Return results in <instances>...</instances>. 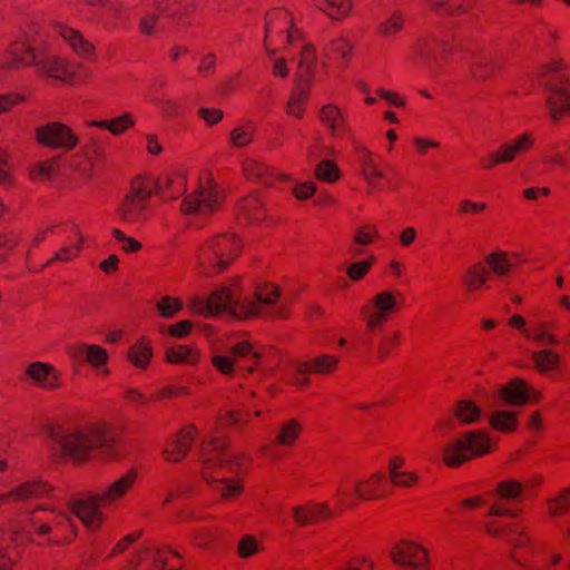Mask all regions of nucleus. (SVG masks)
I'll return each instance as SVG.
<instances>
[{
    "label": "nucleus",
    "mask_w": 570,
    "mask_h": 570,
    "mask_svg": "<svg viewBox=\"0 0 570 570\" xmlns=\"http://www.w3.org/2000/svg\"><path fill=\"white\" fill-rule=\"evenodd\" d=\"M55 489L47 482L38 479L27 480L4 494H0V508H4L8 514V538L4 539L0 531V570H8L12 564V556L7 554L6 549L9 542L20 539H29L35 529L39 535H48L52 527L48 522H41L35 513L38 511H51L56 509L49 504L39 503L42 498H53Z\"/></svg>",
    "instance_id": "nucleus-1"
},
{
    "label": "nucleus",
    "mask_w": 570,
    "mask_h": 570,
    "mask_svg": "<svg viewBox=\"0 0 570 570\" xmlns=\"http://www.w3.org/2000/svg\"><path fill=\"white\" fill-rule=\"evenodd\" d=\"M281 292L274 285L258 286L255 292L257 302L249 297L240 296L230 292L227 287H220L212 293L208 298L193 296L190 307L194 313L200 315H226L237 320H246L255 315L267 318H281L286 314V304L281 303L273 309L263 308L262 305L271 306L277 302Z\"/></svg>",
    "instance_id": "nucleus-2"
},
{
    "label": "nucleus",
    "mask_w": 570,
    "mask_h": 570,
    "mask_svg": "<svg viewBox=\"0 0 570 570\" xmlns=\"http://www.w3.org/2000/svg\"><path fill=\"white\" fill-rule=\"evenodd\" d=\"M48 435L57 456L75 462L92 458L111 459L117 455L114 434L102 424L85 426H50Z\"/></svg>",
    "instance_id": "nucleus-3"
},
{
    "label": "nucleus",
    "mask_w": 570,
    "mask_h": 570,
    "mask_svg": "<svg viewBox=\"0 0 570 570\" xmlns=\"http://www.w3.org/2000/svg\"><path fill=\"white\" fill-rule=\"evenodd\" d=\"M454 50L463 52L461 59L466 62L470 75L475 80H485L493 75L495 68H500L499 62L492 57L464 47L455 38L452 41L435 37L420 39L412 48V59L432 70L442 67L446 57Z\"/></svg>",
    "instance_id": "nucleus-4"
},
{
    "label": "nucleus",
    "mask_w": 570,
    "mask_h": 570,
    "mask_svg": "<svg viewBox=\"0 0 570 570\" xmlns=\"http://www.w3.org/2000/svg\"><path fill=\"white\" fill-rule=\"evenodd\" d=\"M200 458L204 466V479L223 498H229L240 491L238 483L229 481L223 474V470L227 468L233 470L234 468V456L225 451L224 441L215 436H208L202 443Z\"/></svg>",
    "instance_id": "nucleus-5"
},
{
    "label": "nucleus",
    "mask_w": 570,
    "mask_h": 570,
    "mask_svg": "<svg viewBox=\"0 0 570 570\" xmlns=\"http://www.w3.org/2000/svg\"><path fill=\"white\" fill-rule=\"evenodd\" d=\"M135 480L136 473L128 471L114 480L100 493L86 500L71 501L69 509L87 528L96 530L102 521L99 504H108L120 500L132 487Z\"/></svg>",
    "instance_id": "nucleus-6"
},
{
    "label": "nucleus",
    "mask_w": 570,
    "mask_h": 570,
    "mask_svg": "<svg viewBox=\"0 0 570 570\" xmlns=\"http://www.w3.org/2000/svg\"><path fill=\"white\" fill-rule=\"evenodd\" d=\"M546 92L550 117L558 121L570 110V80L560 61H553L541 68L537 75Z\"/></svg>",
    "instance_id": "nucleus-7"
},
{
    "label": "nucleus",
    "mask_w": 570,
    "mask_h": 570,
    "mask_svg": "<svg viewBox=\"0 0 570 570\" xmlns=\"http://www.w3.org/2000/svg\"><path fill=\"white\" fill-rule=\"evenodd\" d=\"M242 248L234 234H219L202 245L197 253L199 269L204 275L224 271Z\"/></svg>",
    "instance_id": "nucleus-8"
},
{
    "label": "nucleus",
    "mask_w": 570,
    "mask_h": 570,
    "mask_svg": "<svg viewBox=\"0 0 570 570\" xmlns=\"http://www.w3.org/2000/svg\"><path fill=\"white\" fill-rule=\"evenodd\" d=\"M489 449L487 434L471 431L444 445L443 461L450 468H458L474 456L483 455Z\"/></svg>",
    "instance_id": "nucleus-9"
},
{
    "label": "nucleus",
    "mask_w": 570,
    "mask_h": 570,
    "mask_svg": "<svg viewBox=\"0 0 570 570\" xmlns=\"http://www.w3.org/2000/svg\"><path fill=\"white\" fill-rule=\"evenodd\" d=\"M223 195L219 188L208 181L200 184L197 190L187 195L181 203V212L186 215L207 216L220 205Z\"/></svg>",
    "instance_id": "nucleus-10"
},
{
    "label": "nucleus",
    "mask_w": 570,
    "mask_h": 570,
    "mask_svg": "<svg viewBox=\"0 0 570 570\" xmlns=\"http://www.w3.org/2000/svg\"><path fill=\"white\" fill-rule=\"evenodd\" d=\"M37 141L46 147L53 149H63L66 151L73 149L78 144V136L62 122H49L36 128Z\"/></svg>",
    "instance_id": "nucleus-11"
},
{
    "label": "nucleus",
    "mask_w": 570,
    "mask_h": 570,
    "mask_svg": "<svg viewBox=\"0 0 570 570\" xmlns=\"http://www.w3.org/2000/svg\"><path fill=\"white\" fill-rule=\"evenodd\" d=\"M338 362L340 358L337 356L321 354L306 362L298 363L295 367L293 382L299 386L305 385L308 383L307 373L330 374L336 368Z\"/></svg>",
    "instance_id": "nucleus-12"
},
{
    "label": "nucleus",
    "mask_w": 570,
    "mask_h": 570,
    "mask_svg": "<svg viewBox=\"0 0 570 570\" xmlns=\"http://www.w3.org/2000/svg\"><path fill=\"white\" fill-rule=\"evenodd\" d=\"M317 61L316 50L313 45H304L299 55L297 71L294 77L295 85H301V97L306 94V88H311Z\"/></svg>",
    "instance_id": "nucleus-13"
},
{
    "label": "nucleus",
    "mask_w": 570,
    "mask_h": 570,
    "mask_svg": "<svg viewBox=\"0 0 570 570\" xmlns=\"http://www.w3.org/2000/svg\"><path fill=\"white\" fill-rule=\"evenodd\" d=\"M426 551L410 541H402L391 551L392 560L401 566H407L412 569H421L426 560Z\"/></svg>",
    "instance_id": "nucleus-14"
},
{
    "label": "nucleus",
    "mask_w": 570,
    "mask_h": 570,
    "mask_svg": "<svg viewBox=\"0 0 570 570\" xmlns=\"http://www.w3.org/2000/svg\"><path fill=\"white\" fill-rule=\"evenodd\" d=\"M151 196V191L141 185H134L132 190L125 197L120 208L121 217L129 223L140 219L146 207V202Z\"/></svg>",
    "instance_id": "nucleus-15"
},
{
    "label": "nucleus",
    "mask_w": 570,
    "mask_h": 570,
    "mask_svg": "<svg viewBox=\"0 0 570 570\" xmlns=\"http://www.w3.org/2000/svg\"><path fill=\"white\" fill-rule=\"evenodd\" d=\"M157 11L158 12H146L141 17L139 28L142 33L151 35L154 31L161 29L160 24H158V13L178 21L179 17L185 13L186 8L180 3H171L169 6L158 3Z\"/></svg>",
    "instance_id": "nucleus-16"
},
{
    "label": "nucleus",
    "mask_w": 570,
    "mask_h": 570,
    "mask_svg": "<svg viewBox=\"0 0 570 570\" xmlns=\"http://www.w3.org/2000/svg\"><path fill=\"white\" fill-rule=\"evenodd\" d=\"M501 396L510 405H522L530 400H538L537 391L530 389L524 381L520 379L511 380L507 386L501 390Z\"/></svg>",
    "instance_id": "nucleus-17"
},
{
    "label": "nucleus",
    "mask_w": 570,
    "mask_h": 570,
    "mask_svg": "<svg viewBox=\"0 0 570 570\" xmlns=\"http://www.w3.org/2000/svg\"><path fill=\"white\" fill-rule=\"evenodd\" d=\"M197 431L195 426H189L183 430L176 439L165 449L164 454L166 460L171 462L180 461L191 446Z\"/></svg>",
    "instance_id": "nucleus-18"
},
{
    "label": "nucleus",
    "mask_w": 570,
    "mask_h": 570,
    "mask_svg": "<svg viewBox=\"0 0 570 570\" xmlns=\"http://www.w3.org/2000/svg\"><path fill=\"white\" fill-rule=\"evenodd\" d=\"M331 515L332 513L325 503L293 508V518L295 522L301 527L307 525L321 518H330Z\"/></svg>",
    "instance_id": "nucleus-19"
},
{
    "label": "nucleus",
    "mask_w": 570,
    "mask_h": 570,
    "mask_svg": "<svg viewBox=\"0 0 570 570\" xmlns=\"http://www.w3.org/2000/svg\"><path fill=\"white\" fill-rule=\"evenodd\" d=\"M245 173L248 178L257 179L264 185H271L275 179L287 178L286 175L278 173L268 165L258 160H249L246 163Z\"/></svg>",
    "instance_id": "nucleus-20"
},
{
    "label": "nucleus",
    "mask_w": 570,
    "mask_h": 570,
    "mask_svg": "<svg viewBox=\"0 0 570 570\" xmlns=\"http://www.w3.org/2000/svg\"><path fill=\"white\" fill-rule=\"evenodd\" d=\"M58 32L79 57L88 58L94 52V46L85 40L77 30L67 26H59Z\"/></svg>",
    "instance_id": "nucleus-21"
},
{
    "label": "nucleus",
    "mask_w": 570,
    "mask_h": 570,
    "mask_svg": "<svg viewBox=\"0 0 570 570\" xmlns=\"http://www.w3.org/2000/svg\"><path fill=\"white\" fill-rule=\"evenodd\" d=\"M320 119L331 130L333 136L338 137L347 131L341 110L333 105H326L321 109Z\"/></svg>",
    "instance_id": "nucleus-22"
},
{
    "label": "nucleus",
    "mask_w": 570,
    "mask_h": 570,
    "mask_svg": "<svg viewBox=\"0 0 570 570\" xmlns=\"http://www.w3.org/2000/svg\"><path fill=\"white\" fill-rule=\"evenodd\" d=\"M357 151L360 154L362 174L365 180L374 187H381L379 179L384 177V173L374 161L372 154L363 147H357Z\"/></svg>",
    "instance_id": "nucleus-23"
},
{
    "label": "nucleus",
    "mask_w": 570,
    "mask_h": 570,
    "mask_svg": "<svg viewBox=\"0 0 570 570\" xmlns=\"http://www.w3.org/2000/svg\"><path fill=\"white\" fill-rule=\"evenodd\" d=\"M29 376L46 389L58 386L55 370L45 363L35 362L28 367Z\"/></svg>",
    "instance_id": "nucleus-24"
},
{
    "label": "nucleus",
    "mask_w": 570,
    "mask_h": 570,
    "mask_svg": "<svg viewBox=\"0 0 570 570\" xmlns=\"http://www.w3.org/2000/svg\"><path fill=\"white\" fill-rule=\"evenodd\" d=\"M185 184L184 175H178L175 180L164 177L157 181V191L164 199H174L185 191Z\"/></svg>",
    "instance_id": "nucleus-25"
},
{
    "label": "nucleus",
    "mask_w": 570,
    "mask_h": 570,
    "mask_svg": "<svg viewBox=\"0 0 570 570\" xmlns=\"http://www.w3.org/2000/svg\"><path fill=\"white\" fill-rule=\"evenodd\" d=\"M487 532L493 537H505L510 544L521 547L529 538L517 525H509L508 528H499L494 524L487 525Z\"/></svg>",
    "instance_id": "nucleus-26"
},
{
    "label": "nucleus",
    "mask_w": 570,
    "mask_h": 570,
    "mask_svg": "<svg viewBox=\"0 0 570 570\" xmlns=\"http://www.w3.org/2000/svg\"><path fill=\"white\" fill-rule=\"evenodd\" d=\"M317 7L332 19H342L351 10L350 0H314Z\"/></svg>",
    "instance_id": "nucleus-27"
},
{
    "label": "nucleus",
    "mask_w": 570,
    "mask_h": 570,
    "mask_svg": "<svg viewBox=\"0 0 570 570\" xmlns=\"http://www.w3.org/2000/svg\"><path fill=\"white\" fill-rule=\"evenodd\" d=\"M89 126H96L98 128L107 129L112 135H120L122 134L127 128L131 127L134 125V120L131 119L130 115L125 114L122 116H119L111 121L107 120H94L88 122Z\"/></svg>",
    "instance_id": "nucleus-28"
},
{
    "label": "nucleus",
    "mask_w": 570,
    "mask_h": 570,
    "mask_svg": "<svg viewBox=\"0 0 570 570\" xmlns=\"http://www.w3.org/2000/svg\"><path fill=\"white\" fill-rule=\"evenodd\" d=\"M255 132V127L250 122L237 126L229 134V141L236 148L248 146Z\"/></svg>",
    "instance_id": "nucleus-29"
},
{
    "label": "nucleus",
    "mask_w": 570,
    "mask_h": 570,
    "mask_svg": "<svg viewBox=\"0 0 570 570\" xmlns=\"http://www.w3.org/2000/svg\"><path fill=\"white\" fill-rule=\"evenodd\" d=\"M454 414L462 423L472 424L480 417L481 410L472 401L461 400L456 403Z\"/></svg>",
    "instance_id": "nucleus-30"
},
{
    "label": "nucleus",
    "mask_w": 570,
    "mask_h": 570,
    "mask_svg": "<svg viewBox=\"0 0 570 570\" xmlns=\"http://www.w3.org/2000/svg\"><path fill=\"white\" fill-rule=\"evenodd\" d=\"M431 10L438 14L455 16L464 11L465 0H426Z\"/></svg>",
    "instance_id": "nucleus-31"
},
{
    "label": "nucleus",
    "mask_w": 570,
    "mask_h": 570,
    "mask_svg": "<svg viewBox=\"0 0 570 570\" xmlns=\"http://www.w3.org/2000/svg\"><path fill=\"white\" fill-rule=\"evenodd\" d=\"M490 423L493 429L501 432H509L517 428V416L509 411H498L490 416Z\"/></svg>",
    "instance_id": "nucleus-32"
},
{
    "label": "nucleus",
    "mask_w": 570,
    "mask_h": 570,
    "mask_svg": "<svg viewBox=\"0 0 570 570\" xmlns=\"http://www.w3.org/2000/svg\"><path fill=\"white\" fill-rule=\"evenodd\" d=\"M489 276V271L481 264L476 263L466 272L465 285L470 291L482 287Z\"/></svg>",
    "instance_id": "nucleus-33"
},
{
    "label": "nucleus",
    "mask_w": 570,
    "mask_h": 570,
    "mask_svg": "<svg viewBox=\"0 0 570 570\" xmlns=\"http://www.w3.org/2000/svg\"><path fill=\"white\" fill-rule=\"evenodd\" d=\"M237 212L243 215L246 219L258 220L262 218V208L259 199L255 196L243 198L237 205Z\"/></svg>",
    "instance_id": "nucleus-34"
},
{
    "label": "nucleus",
    "mask_w": 570,
    "mask_h": 570,
    "mask_svg": "<svg viewBox=\"0 0 570 570\" xmlns=\"http://www.w3.org/2000/svg\"><path fill=\"white\" fill-rule=\"evenodd\" d=\"M485 262L491 267V271L498 276L507 275L512 266L507 253L503 252H494L490 254L485 258Z\"/></svg>",
    "instance_id": "nucleus-35"
},
{
    "label": "nucleus",
    "mask_w": 570,
    "mask_h": 570,
    "mask_svg": "<svg viewBox=\"0 0 570 570\" xmlns=\"http://www.w3.org/2000/svg\"><path fill=\"white\" fill-rule=\"evenodd\" d=\"M301 430L298 422L291 420L281 428L276 442L284 446H291L297 440Z\"/></svg>",
    "instance_id": "nucleus-36"
},
{
    "label": "nucleus",
    "mask_w": 570,
    "mask_h": 570,
    "mask_svg": "<svg viewBox=\"0 0 570 570\" xmlns=\"http://www.w3.org/2000/svg\"><path fill=\"white\" fill-rule=\"evenodd\" d=\"M532 358L539 371L546 372L558 366L560 357L550 350H541L532 354Z\"/></svg>",
    "instance_id": "nucleus-37"
},
{
    "label": "nucleus",
    "mask_w": 570,
    "mask_h": 570,
    "mask_svg": "<svg viewBox=\"0 0 570 570\" xmlns=\"http://www.w3.org/2000/svg\"><path fill=\"white\" fill-rule=\"evenodd\" d=\"M309 89L311 88H306V94L304 95V97H301L299 92L302 90V86L295 85V89H294L293 94L291 95L289 100L286 106L287 114L293 115L297 118H301L303 116V114H304L303 105L308 99Z\"/></svg>",
    "instance_id": "nucleus-38"
},
{
    "label": "nucleus",
    "mask_w": 570,
    "mask_h": 570,
    "mask_svg": "<svg viewBox=\"0 0 570 570\" xmlns=\"http://www.w3.org/2000/svg\"><path fill=\"white\" fill-rule=\"evenodd\" d=\"M374 312L382 313V316L387 317V314L392 312L396 306V299L391 292H381L375 295L372 299Z\"/></svg>",
    "instance_id": "nucleus-39"
},
{
    "label": "nucleus",
    "mask_w": 570,
    "mask_h": 570,
    "mask_svg": "<svg viewBox=\"0 0 570 570\" xmlns=\"http://www.w3.org/2000/svg\"><path fill=\"white\" fill-rule=\"evenodd\" d=\"M145 551L154 553V564L159 570H179L180 569V566H178L176 568H171L168 566V561L164 554V551H167L168 553L173 554L174 557H176L178 559L181 558V554L177 550H174L171 547L164 546V548H155V549L145 548Z\"/></svg>",
    "instance_id": "nucleus-40"
},
{
    "label": "nucleus",
    "mask_w": 570,
    "mask_h": 570,
    "mask_svg": "<svg viewBox=\"0 0 570 570\" xmlns=\"http://www.w3.org/2000/svg\"><path fill=\"white\" fill-rule=\"evenodd\" d=\"M130 361L138 367H146L149 363L153 352L144 342L135 344L128 352Z\"/></svg>",
    "instance_id": "nucleus-41"
},
{
    "label": "nucleus",
    "mask_w": 570,
    "mask_h": 570,
    "mask_svg": "<svg viewBox=\"0 0 570 570\" xmlns=\"http://www.w3.org/2000/svg\"><path fill=\"white\" fill-rule=\"evenodd\" d=\"M167 361L170 363H186L193 364L196 362L197 356L187 346L179 345L167 350Z\"/></svg>",
    "instance_id": "nucleus-42"
},
{
    "label": "nucleus",
    "mask_w": 570,
    "mask_h": 570,
    "mask_svg": "<svg viewBox=\"0 0 570 570\" xmlns=\"http://www.w3.org/2000/svg\"><path fill=\"white\" fill-rule=\"evenodd\" d=\"M315 176L323 181L334 183L340 177V169L337 166L328 160H322L315 168Z\"/></svg>",
    "instance_id": "nucleus-43"
},
{
    "label": "nucleus",
    "mask_w": 570,
    "mask_h": 570,
    "mask_svg": "<svg viewBox=\"0 0 570 570\" xmlns=\"http://www.w3.org/2000/svg\"><path fill=\"white\" fill-rule=\"evenodd\" d=\"M523 490L521 483L514 480L502 481L497 487V493L503 500L517 499Z\"/></svg>",
    "instance_id": "nucleus-44"
},
{
    "label": "nucleus",
    "mask_w": 570,
    "mask_h": 570,
    "mask_svg": "<svg viewBox=\"0 0 570 570\" xmlns=\"http://www.w3.org/2000/svg\"><path fill=\"white\" fill-rule=\"evenodd\" d=\"M55 175V159L45 163H38L31 170V176L35 179L51 180Z\"/></svg>",
    "instance_id": "nucleus-45"
},
{
    "label": "nucleus",
    "mask_w": 570,
    "mask_h": 570,
    "mask_svg": "<svg viewBox=\"0 0 570 570\" xmlns=\"http://www.w3.org/2000/svg\"><path fill=\"white\" fill-rule=\"evenodd\" d=\"M523 334L541 345H554L557 343L556 337L549 334L542 326H537L533 331L523 330Z\"/></svg>",
    "instance_id": "nucleus-46"
},
{
    "label": "nucleus",
    "mask_w": 570,
    "mask_h": 570,
    "mask_svg": "<svg viewBox=\"0 0 570 570\" xmlns=\"http://www.w3.org/2000/svg\"><path fill=\"white\" fill-rule=\"evenodd\" d=\"M157 308L163 316L171 317L181 308V302L179 299L165 296L159 301Z\"/></svg>",
    "instance_id": "nucleus-47"
},
{
    "label": "nucleus",
    "mask_w": 570,
    "mask_h": 570,
    "mask_svg": "<svg viewBox=\"0 0 570 570\" xmlns=\"http://www.w3.org/2000/svg\"><path fill=\"white\" fill-rule=\"evenodd\" d=\"M569 494V491H563L560 497L549 501V512L551 515H559L570 509Z\"/></svg>",
    "instance_id": "nucleus-48"
},
{
    "label": "nucleus",
    "mask_w": 570,
    "mask_h": 570,
    "mask_svg": "<svg viewBox=\"0 0 570 570\" xmlns=\"http://www.w3.org/2000/svg\"><path fill=\"white\" fill-rule=\"evenodd\" d=\"M403 26V19L400 13L394 12L391 17H389L386 20H384L381 26L380 30L384 36H391L393 33H396L399 30L402 29Z\"/></svg>",
    "instance_id": "nucleus-49"
},
{
    "label": "nucleus",
    "mask_w": 570,
    "mask_h": 570,
    "mask_svg": "<svg viewBox=\"0 0 570 570\" xmlns=\"http://www.w3.org/2000/svg\"><path fill=\"white\" fill-rule=\"evenodd\" d=\"M507 144L510 146L511 150L517 156L519 153L527 151L530 147H532L534 140L529 132H524L519 137L514 138L511 142Z\"/></svg>",
    "instance_id": "nucleus-50"
},
{
    "label": "nucleus",
    "mask_w": 570,
    "mask_h": 570,
    "mask_svg": "<svg viewBox=\"0 0 570 570\" xmlns=\"http://www.w3.org/2000/svg\"><path fill=\"white\" fill-rule=\"evenodd\" d=\"M230 353L236 357L250 356L255 363L261 358V354L253 351V346L247 341H242L230 348Z\"/></svg>",
    "instance_id": "nucleus-51"
},
{
    "label": "nucleus",
    "mask_w": 570,
    "mask_h": 570,
    "mask_svg": "<svg viewBox=\"0 0 570 570\" xmlns=\"http://www.w3.org/2000/svg\"><path fill=\"white\" fill-rule=\"evenodd\" d=\"M258 551V542L252 535H245L238 543V554L242 558H248Z\"/></svg>",
    "instance_id": "nucleus-52"
},
{
    "label": "nucleus",
    "mask_w": 570,
    "mask_h": 570,
    "mask_svg": "<svg viewBox=\"0 0 570 570\" xmlns=\"http://www.w3.org/2000/svg\"><path fill=\"white\" fill-rule=\"evenodd\" d=\"M69 166L75 173L87 177L91 168V163L86 155H75L71 157Z\"/></svg>",
    "instance_id": "nucleus-53"
},
{
    "label": "nucleus",
    "mask_w": 570,
    "mask_h": 570,
    "mask_svg": "<svg viewBox=\"0 0 570 570\" xmlns=\"http://www.w3.org/2000/svg\"><path fill=\"white\" fill-rule=\"evenodd\" d=\"M107 357V352L102 347L98 345H90L87 347V360L94 366L105 364Z\"/></svg>",
    "instance_id": "nucleus-54"
},
{
    "label": "nucleus",
    "mask_w": 570,
    "mask_h": 570,
    "mask_svg": "<svg viewBox=\"0 0 570 570\" xmlns=\"http://www.w3.org/2000/svg\"><path fill=\"white\" fill-rule=\"evenodd\" d=\"M491 158L493 165H499L513 161L515 155L508 144H503L498 151L491 154Z\"/></svg>",
    "instance_id": "nucleus-55"
},
{
    "label": "nucleus",
    "mask_w": 570,
    "mask_h": 570,
    "mask_svg": "<svg viewBox=\"0 0 570 570\" xmlns=\"http://www.w3.org/2000/svg\"><path fill=\"white\" fill-rule=\"evenodd\" d=\"M372 262L371 261H362L354 263L348 266L347 268V275L352 281H358L362 278L371 268Z\"/></svg>",
    "instance_id": "nucleus-56"
},
{
    "label": "nucleus",
    "mask_w": 570,
    "mask_h": 570,
    "mask_svg": "<svg viewBox=\"0 0 570 570\" xmlns=\"http://www.w3.org/2000/svg\"><path fill=\"white\" fill-rule=\"evenodd\" d=\"M351 49H352V46L343 37H340V38L331 41L327 45V50L328 51L337 53V55H340L343 58L347 57V53L351 51Z\"/></svg>",
    "instance_id": "nucleus-57"
},
{
    "label": "nucleus",
    "mask_w": 570,
    "mask_h": 570,
    "mask_svg": "<svg viewBox=\"0 0 570 570\" xmlns=\"http://www.w3.org/2000/svg\"><path fill=\"white\" fill-rule=\"evenodd\" d=\"M213 364L223 374H232L234 371L235 361L230 356L215 355Z\"/></svg>",
    "instance_id": "nucleus-58"
},
{
    "label": "nucleus",
    "mask_w": 570,
    "mask_h": 570,
    "mask_svg": "<svg viewBox=\"0 0 570 570\" xmlns=\"http://www.w3.org/2000/svg\"><path fill=\"white\" fill-rule=\"evenodd\" d=\"M199 117H202L208 125H215L223 119V111L214 108H200L198 110Z\"/></svg>",
    "instance_id": "nucleus-59"
},
{
    "label": "nucleus",
    "mask_w": 570,
    "mask_h": 570,
    "mask_svg": "<svg viewBox=\"0 0 570 570\" xmlns=\"http://www.w3.org/2000/svg\"><path fill=\"white\" fill-rule=\"evenodd\" d=\"M361 311L366 317V325L370 330H374L379 324L386 320V317L382 316V313H376L374 311L370 312L368 305H364Z\"/></svg>",
    "instance_id": "nucleus-60"
},
{
    "label": "nucleus",
    "mask_w": 570,
    "mask_h": 570,
    "mask_svg": "<svg viewBox=\"0 0 570 570\" xmlns=\"http://www.w3.org/2000/svg\"><path fill=\"white\" fill-rule=\"evenodd\" d=\"M18 240L8 235H0V264L3 263L8 254L14 248Z\"/></svg>",
    "instance_id": "nucleus-61"
},
{
    "label": "nucleus",
    "mask_w": 570,
    "mask_h": 570,
    "mask_svg": "<svg viewBox=\"0 0 570 570\" xmlns=\"http://www.w3.org/2000/svg\"><path fill=\"white\" fill-rule=\"evenodd\" d=\"M488 514L491 515V517H511V518H515V517H518L519 512L508 508L507 505H504V504H502L500 502H495V503H493L491 505Z\"/></svg>",
    "instance_id": "nucleus-62"
},
{
    "label": "nucleus",
    "mask_w": 570,
    "mask_h": 570,
    "mask_svg": "<svg viewBox=\"0 0 570 570\" xmlns=\"http://www.w3.org/2000/svg\"><path fill=\"white\" fill-rule=\"evenodd\" d=\"M155 104L161 110L165 117L169 118L177 111V105L175 101L166 98L155 99Z\"/></svg>",
    "instance_id": "nucleus-63"
},
{
    "label": "nucleus",
    "mask_w": 570,
    "mask_h": 570,
    "mask_svg": "<svg viewBox=\"0 0 570 570\" xmlns=\"http://www.w3.org/2000/svg\"><path fill=\"white\" fill-rule=\"evenodd\" d=\"M191 328V323L189 321H180L175 325L169 327V334L175 337L185 336Z\"/></svg>",
    "instance_id": "nucleus-64"
}]
</instances>
